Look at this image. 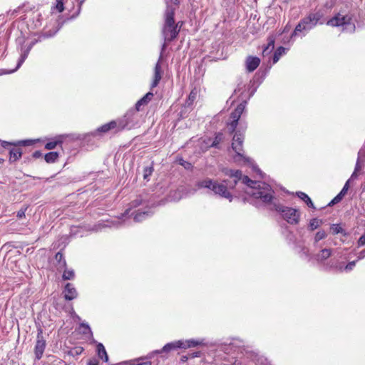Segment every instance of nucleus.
Listing matches in <instances>:
<instances>
[{
  "label": "nucleus",
  "mask_w": 365,
  "mask_h": 365,
  "mask_svg": "<svg viewBox=\"0 0 365 365\" xmlns=\"http://www.w3.org/2000/svg\"><path fill=\"white\" fill-rule=\"evenodd\" d=\"M222 172L225 175L233 179V184L228 185L226 180L219 182L216 180L206 178L197 182V187L209 189L215 195L228 199L231 202L232 195L230 192L229 189H232L238 181H241L242 183L247 186L245 192L247 195L256 200H259L264 204H269L272 202L274 191L268 184L264 182L252 180L246 175L242 176V172L239 170L224 168Z\"/></svg>",
  "instance_id": "1"
},
{
  "label": "nucleus",
  "mask_w": 365,
  "mask_h": 365,
  "mask_svg": "<svg viewBox=\"0 0 365 365\" xmlns=\"http://www.w3.org/2000/svg\"><path fill=\"white\" fill-rule=\"evenodd\" d=\"M136 108L129 110L121 118L117 120L118 130H130L140 125L141 115Z\"/></svg>",
  "instance_id": "2"
},
{
  "label": "nucleus",
  "mask_w": 365,
  "mask_h": 365,
  "mask_svg": "<svg viewBox=\"0 0 365 365\" xmlns=\"http://www.w3.org/2000/svg\"><path fill=\"white\" fill-rule=\"evenodd\" d=\"M321 17L322 15L319 13H312L302 19L295 27L292 36H297L299 33H302V35L305 36L317 24Z\"/></svg>",
  "instance_id": "3"
},
{
  "label": "nucleus",
  "mask_w": 365,
  "mask_h": 365,
  "mask_svg": "<svg viewBox=\"0 0 365 365\" xmlns=\"http://www.w3.org/2000/svg\"><path fill=\"white\" fill-rule=\"evenodd\" d=\"M177 25L175 24L174 11L167 9L165 12V25L163 29V34L165 41L170 42L173 41L178 34Z\"/></svg>",
  "instance_id": "4"
},
{
  "label": "nucleus",
  "mask_w": 365,
  "mask_h": 365,
  "mask_svg": "<svg viewBox=\"0 0 365 365\" xmlns=\"http://www.w3.org/2000/svg\"><path fill=\"white\" fill-rule=\"evenodd\" d=\"M243 140L244 136L242 134L237 133L235 134L232 143V148L236 153V155L233 157L234 161L239 163H252L251 159L244 155L242 149Z\"/></svg>",
  "instance_id": "5"
},
{
  "label": "nucleus",
  "mask_w": 365,
  "mask_h": 365,
  "mask_svg": "<svg viewBox=\"0 0 365 365\" xmlns=\"http://www.w3.org/2000/svg\"><path fill=\"white\" fill-rule=\"evenodd\" d=\"M327 24L331 26H342L343 31L348 32H353L355 30V25L349 15L337 14L329 19Z\"/></svg>",
  "instance_id": "6"
},
{
  "label": "nucleus",
  "mask_w": 365,
  "mask_h": 365,
  "mask_svg": "<svg viewBox=\"0 0 365 365\" xmlns=\"http://www.w3.org/2000/svg\"><path fill=\"white\" fill-rule=\"evenodd\" d=\"M276 211L280 212L284 220L291 225H297L299 222L300 212L298 210L282 205H274Z\"/></svg>",
  "instance_id": "7"
},
{
  "label": "nucleus",
  "mask_w": 365,
  "mask_h": 365,
  "mask_svg": "<svg viewBox=\"0 0 365 365\" xmlns=\"http://www.w3.org/2000/svg\"><path fill=\"white\" fill-rule=\"evenodd\" d=\"M246 101L239 104L237 108L230 114V118L232 121L227 123V128L230 133H233L238 125V120H240L241 115L245 109Z\"/></svg>",
  "instance_id": "8"
},
{
  "label": "nucleus",
  "mask_w": 365,
  "mask_h": 365,
  "mask_svg": "<svg viewBox=\"0 0 365 365\" xmlns=\"http://www.w3.org/2000/svg\"><path fill=\"white\" fill-rule=\"evenodd\" d=\"M46 346V340L43 336L42 329H38L36 336V342L34 347V354L36 360L42 358Z\"/></svg>",
  "instance_id": "9"
},
{
  "label": "nucleus",
  "mask_w": 365,
  "mask_h": 365,
  "mask_svg": "<svg viewBox=\"0 0 365 365\" xmlns=\"http://www.w3.org/2000/svg\"><path fill=\"white\" fill-rule=\"evenodd\" d=\"M166 47V45L165 43H164L162 46V49H161V54L160 56V58L157 62V63L155 64V68H154V74H153V81H152V83H151V85H150V88L151 89L155 88L156 86H158V85L159 84L161 78H162V76H163V71H162V68H161V65H160V61L162 60V53L163 51L165 50Z\"/></svg>",
  "instance_id": "10"
},
{
  "label": "nucleus",
  "mask_w": 365,
  "mask_h": 365,
  "mask_svg": "<svg viewBox=\"0 0 365 365\" xmlns=\"http://www.w3.org/2000/svg\"><path fill=\"white\" fill-rule=\"evenodd\" d=\"M34 44V43L32 42L26 50L22 51V52L21 53V56L17 63V66L14 69H13V70L0 69V76L2 75H4V74H10V73H12L15 72L16 71H17L20 68V66L22 65V63L25 61V60L26 59V58L29 55V53L30 50L31 49Z\"/></svg>",
  "instance_id": "11"
},
{
  "label": "nucleus",
  "mask_w": 365,
  "mask_h": 365,
  "mask_svg": "<svg viewBox=\"0 0 365 365\" xmlns=\"http://www.w3.org/2000/svg\"><path fill=\"white\" fill-rule=\"evenodd\" d=\"M64 297L66 300L71 301L76 299L78 296V292L71 283H67L65 286L63 291Z\"/></svg>",
  "instance_id": "12"
},
{
  "label": "nucleus",
  "mask_w": 365,
  "mask_h": 365,
  "mask_svg": "<svg viewBox=\"0 0 365 365\" xmlns=\"http://www.w3.org/2000/svg\"><path fill=\"white\" fill-rule=\"evenodd\" d=\"M182 344V340H178L166 344L161 350L154 351L155 354H160L162 352H169L176 349H181Z\"/></svg>",
  "instance_id": "13"
},
{
  "label": "nucleus",
  "mask_w": 365,
  "mask_h": 365,
  "mask_svg": "<svg viewBox=\"0 0 365 365\" xmlns=\"http://www.w3.org/2000/svg\"><path fill=\"white\" fill-rule=\"evenodd\" d=\"M145 204L142 196H138L135 200H133L129 204V208H128L123 214H122V218L130 217V213L132 212L131 210L141 205Z\"/></svg>",
  "instance_id": "14"
},
{
  "label": "nucleus",
  "mask_w": 365,
  "mask_h": 365,
  "mask_svg": "<svg viewBox=\"0 0 365 365\" xmlns=\"http://www.w3.org/2000/svg\"><path fill=\"white\" fill-rule=\"evenodd\" d=\"M133 215V220L136 222H140L151 216L153 212L150 210L140 211L138 210L137 212H132L130 213V216Z\"/></svg>",
  "instance_id": "15"
},
{
  "label": "nucleus",
  "mask_w": 365,
  "mask_h": 365,
  "mask_svg": "<svg viewBox=\"0 0 365 365\" xmlns=\"http://www.w3.org/2000/svg\"><path fill=\"white\" fill-rule=\"evenodd\" d=\"M260 59L258 57L249 56L246 60V68L249 72L254 71L259 65Z\"/></svg>",
  "instance_id": "16"
},
{
  "label": "nucleus",
  "mask_w": 365,
  "mask_h": 365,
  "mask_svg": "<svg viewBox=\"0 0 365 365\" xmlns=\"http://www.w3.org/2000/svg\"><path fill=\"white\" fill-rule=\"evenodd\" d=\"M155 352L150 353L145 357L138 358L130 363V365H152L150 359L153 356Z\"/></svg>",
  "instance_id": "17"
},
{
  "label": "nucleus",
  "mask_w": 365,
  "mask_h": 365,
  "mask_svg": "<svg viewBox=\"0 0 365 365\" xmlns=\"http://www.w3.org/2000/svg\"><path fill=\"white\" fill-rule=\"evenodd\" d=\"M182 344L181 346V349H187L190 347H195L197 346L204 344L203 339H187V340H182Z\"/></svg>",
  "instance_id": "18"
},
{
  "label": "nucleus",
  "mask_w": 365,
  "mask_h": 365,
  "mask_svg": "<svg viewBox=\"0 0 365 365\" xmlns=\"http://www.w3.org/2000/svg\"><path fill=\"white\" fill-rule=\"evenodd\" d=\"M153 96L152 92L147 93L143 98L137 101L135 108H136L137 110H140V106L147 105L152 100Z\"/></svg>",
  "instance_id": "19"
},
{
  "label": "nucleus",
  "mask_w": 365,
  "mask_h": 365,
  "mask_svg": "<svg viewBox=\"0 0 365 365\" xmlns=\"http://www.w3.org/2000/svg\"><path fill=\"white\" fill-rule=\"evenodd\" d=\"M63 138L64 135H58L55 137L54 139H53L51 141L47 143L45 145V148L47 150L54 149L58 145L61 144L63 143Z\"/></svg>",
  "instance_id": "20"
},
{
  "label": "nucleus",
  "mask_w": 365,
  "mask_h": 365,
  "mask_svg": "<svg viewBox=\"0 0 365 365\" xmlns=\"http://www.w3.org/2000/svg\"><path fill=\"white\" fill-rule=\"evenodd\" d=\"M22 151L19 148H13L9 151V161L11 163L16 162L21 158Z\"/></svg>",
  "instance_id": "21"
},
{
  "label": "nucleus",
  "mask_w": 365,
  "mask_h": 365,
  "mask_svg": "<svg viewBox=\"0 0 365 365\" xmlns=\"http://www.w3.org/2000/svg\"><path fill=\"white\" fill-rule=\"evenodd\" d=\"M114 128H117L118 129V122H117V120H112L108 123H106L104 125H103L102 126L99 127L98 129H97V131L98 132H100V133H106L108 131H109L110 130H112V129H114Z\"/></svg>",
  "instance_id": "22"
},
{
  "label": "nucleus",
  "mask_w": 365,
  "mask_h": 365,
  "mask_svg": "<svg viewBox=\"0 0 365 365\" xmlns=\"http://www.w3.org/2000/svg\"><path fill=\"white\" fill-rule=\"evenodd\" d=\"M331 255V249H322L317 255H315V259L317 262H323L329 258Z\"/></svg>",
  "instance_id": "23"
},
{
  "label": "nucleus",
  "mask_w": 365,
  "mask_h": 365,
  "mask_svg": "<svg viewBox=\"0 0 365 365\" xmlns=\"http://www.w3.org/2000/svg\"><path fill=\"white\" fill-rule=\"evenodd\" d=\"M55 259L57 262L56 267L58 270H61L66 267V262L63 257V254L58 252L55 255Z\"/></svg>",
  "instance_id": "24"
},
{
  "label": "nucleus",
  "mask_w": 365,
  "mask_h": 365,
  "mask_svg": "<svg viewBox=\"0 0 365 365\" xmlns=\"http://www.w3.org/2000/svg\"><path fill=\"white\" fill-rule=\"evenodd\" d=\"M97 353L99 358L103 359L105 362L108 361V356L104 346L101 343L97 345Z\"/></svg>",
  "instance_id": "25"
},
{
  "label": "nucleus",
  "mask_w": 365,
  "mask_h": 365,
  "mask_svg": "<svg viewBox=\"0 0 365 365\" xmlns=\"http://www.w3.org/2000/svg\"><path fill=\"white\" fill-rule=\"evenodd\" d=\"M274 48V38L272 37H269L268 38V43L267 46L263 49L262 54L264 56H266L271 53Z\"/></svg>",
  "instance_id": "26"
},
{
  "label": "nucleus",
  "mask_w": 365,
  "mask_h": 365,
  "mask_svg": "<svg viewBox=\"0 0 365 365\" xmlns=\"http://www.w3.org/2000/svg\"><path fill=\"white\" fill-rule=\"evenodd\" d=\"M297 195L309 207H312L313 209H315V207L314 205V203L312 202L310 197L304 192H297Z\"/></svg>",
  "instance_id": "27"
},
{
  "label": "nucleus",
  "mask_w": 365,
  "mask_h": 365,
  "mask_svg": "<svg viewBox=\"0 0 365 365\" xmlns=\"http://www.w3.org/2000/svg\"><path fill=\"white\" fill-rule=\"evenodd\" d=\"M58 153L57 152H49L44 156V159L48 163H53L56 161L58 158Z\"/></svg>",
  "instance_id": "28"
},
{
  "label": "nucleus",
  "mask_w": 365,
  "mask_h": 365,
  "mask_svg": "<svg viewBox=\"0 0 365 365\" xmlns=\"http://www.w3.org/2000/svg\"><path fill=\"white\" fill-rule=\"evenodd\" d=\"M323 222L322 220H319L317 218H313L309 221V230L313 231L318 227H319L322 225Z\"/></svg>",
  "instance_id": "29"
},
{
  "label": "nucleus",
  "mask_w": 365,
  "mask_h": 365,
  "mask_svg": "<svg viewBox=\"0 0 365 365\" xmlns=\"http://www.w3.org/2000/svg\"><path fill=\"white\" fill-rule=\"evenodd\" d=\"M80 329H81V332L84 334V335H88V336H93V333H92V331L91 329V327H89V325L86 323H81L80 324Z\"/></svg>",
  "instance_id": "30"
},
{
  "label": "nucleus",
  "mask_w": 365,
  "mask_h": 365,
  "mask_svg": "<svg viewBox=\"0 0 365 365\" xmlns=\"http://www.w3.org/2000/svg\"><path fill=\"white\" fill-rule=\"evenodd\" d=\"M285 53V48L282 46L279 47L274 52L273 56V63H276L281 56Z\"/></svg>",
  "instance_id": "31"
},
{
  "label": "nucleus",
  "mask_w": 365,
  "mask_h": 365,
  "mask_svg": "<svg viewBox=\"0 0 365 365\" xmlns=\"http://www.w3.org/2000/svg\"><path fill=\"white\" fill-rule=\"evenodd\" d=\"M356 261H352V262H349L344 267L342 266V265H339V267H337V269L340 271V272H342V271H345L346 272H350L351 270H352L354 269V267H355L356 265Z\"/></svg>",
  "instance_id": "32"
},
{
  "label": "nucleus",
  "mask_w": 365,
  "mask_h": 365,
  "mask_svg": "<svg viewBox=\"0 0 365 365\" xmlns=\"http://www.w3.org/2000/svg\"><path fill=\"white\" fill-rule=\"evenodd\" d=\"M63 279L65 280H70L73 279L75 277V273L73 269H67L66 267L63 269Z\"/></svg>",
  "instance_id": "33"
},
{
  "label": "nucleus",
  "mask_w": 365,
  "mask_h": 365,
  "mask_svg": "<svg viewBox=\"0 0 365 365\" xmlns=\"http://www.w3.org/2000/svg\"><path fill=\"white\" fill-rule=\"evenodd\" d=\"M32 143L31 140H20V141H18L16 143H10L9 142H6V141H3L2 142V144L1 145L4 147V148H6V145H31Z\"/></svg>",
  "instance_id": "34"
},
{
  "label": "nucleus",
  "mask_w": 365,
  "mask_h": 365,
  "mask_svg": "<svg viewBox=\"0 0 365 365\" xmlns=\"http://www.w3.org/2000/svg\"><path fill=\"white\" fill-rule=\"evenodd\" d=\"M327 236V233L324 230H319L318 231L315 236H314V244H317L318 242H319L320 240L326 238Z\"/></svg>",
  "instance_id": "35"
},
{
  "label": "nucleus",
  "mask_w": 365,
  "mask_h": 365,
  "mask_svg": "<svg viewBox=\"0 0 365 365\" xmlns=\"http://www.w3.org/2000/svg\"><path fill=\"white\" fill-rule=\"evenodd\" d=\"M223 140V134L222 133H218L215 137V139L212 143V147L218 148V145Z\"/></svg>",
  "instance_id": "36"
},
{
  "label": "nucleus",
  "mask_w": 365,
  "mask_h": 365,
  "mask_svg": "<svg viewBox=\"0 0 365 365\" xmlns=\"http://www.w3.org/2000/svg\"><path fill=\"white\" fill-rule=\"evenodd\" d=\"M153 172V166H148L145 167L143 170V178L145 180H148L150 176L152 175Z\"/></svg>",
  "instance_id": "37"
},
{
  "label": "nucleus",
  "mask_w": 365,
  "mask_h": 365,
  "mask_svg": "<svg viewBox=\"0 0 365 365\" xmlns=\"http://www.w3.org/2000/svg\"><path fill=\"white\" fill-rule=\"evenodd\" d=\"M197 95V91L196 89H194L191 91V92L189 94L188 99L187 101V103L188 105H190L192 103V102L195 100Z\"/></svg>",
  "instance_id": "38"
},
{
  "label": "nucleus",
  "mask_w": 365,
  "mask_h": 365,
  "mask_svg": "<svg viewBox=\"0 0 365 365\" xmlns=\"http://www.w3.org/2000/svg\"><path fill=\"white\" fill-rule=\"evenodd\" d=\"M331 230L334 235L341 233L343 232V229L337 224H333L331 226Z\"/></svg>",
  "instance_id": "39"
},
{
  "label": "nucleus",
  "mask_w": 365,
  "mask_h": 365,
  "mask_svg": "<svg viewBox=\"0 0 365 365\" xmlns=\"http://www.w3.org/2000/svg\"><path fill=\"white\" fill-rule=\"evenodd\" d=\"M53 8L56 9L58 12H62L64 9L63 0H56V6Z\"/></svg>",
  "instance_id": "40"
},
{
  "label": "nucleus",
  "mask_w": 365,
  "mask_h": 365,
  "mask_svg": "<svg viewBox=\"0 0 365 365\" xmlns=\"http://www.w3.org/2000/svg\"><path fill=\"white\" fill-rule=\"evenodd\" d=\"M349 182H350V180H348L345 185H344L342 190L340 191V192L339 193L340 195H341L342 197H344L345 195V194L347 192L348 190H349Z\"/></svg>",
  "instance_id": "41"
},
{
  "label": "nucleus",
  "mask_w": 365,
  "mask_h": 365,
  "mask_svg": "<svg viewBox=\"0 0 365 365\" xmlns=\"http://www.w3.org/2000/svg\"><path fill=\"white\" fill-rule=\"evenodd\" d=\"M343 197L338 194L329 203V205H334L338 202H339L342 200Z\"/></svg>",
  "instance_id": "42"
},
{
  "label": "nucleus",
  "mask_w": 365,
  "mask_h": 365,
  "mask_svg": "<svg viewBox=\"0 0 365 365\" xmlns=\"http://www.w3.org/2000/svg\"><path fill=\"white\" fill-rule=\"evenodd\" d=\"M120 218L115 219L114 220H113L111 222V224H110V225L107 224V225H106V227H112V226H113V227H118L120 225Z\"/></svg>",
  "instance_id": "43"
},
{
  "label": "nucleus",
  "mask_w": 365,
  "mask_h": 365,
  "mask_svg": "<svg viewBox=\"0 0 365 365\" xmlns=\"http://www.w3.org/2000/svg\"><path fill=\"white\" fill-rule=\"evenodd\" d=\"M27 208L26 207H24V208H21V210H19L18 212H17V217L18 218H23L25 217V212L26 211Z\"/></svg>",
  "instance_id": "44"
},
{
  "label": "nucleus",
  "mask_w": 365,
  "mask_h": 365,
  "mask_svg": "<svg viewBox=\"0 0 365 365\" xmlns=\"http://www.w3.org/2000/svg\"><path fill=\"white\" fill-rule=\"evenodd\" d=\"M357 244L358 247H361L365 245V233L360 237L357 242Z\"/></svg>",
  "instance_id": "45"
},
{
  "label": "nucleus",
  "mask_w": 365,
  "mask_h": 365,
  "mask_svg": "<svg viewBox=\"0 0 365 365\" xmlns=\"http://www.w3.org/2000/svg\"><path fill=\"white\" fill-rule=\"evenodd\" d=\"M304 256L305 259H309L310 258V256H309V250L308 249H306V248H304L302 251V256Z\"/></svg>",
  "instance_id": "46"
},
{
  "label": "nucleus",
  "mask_w": 365,
  "mask_h": 365,
  "mask_svg": "<svg viewBox=\"0 0 365 365\" xmlns=\"http://www.w3.org/2000/svg\"><path fill=\"white\" fill-rule=\"evenodd\" d=\"M56 32H57V31H55V32H53V33H50V32H47V31H46V32H44V33L43 34V35H42L40 38H42V37H43V38H48V37H51V36H54V34H55Z\"/></svg>",
  "instance_id": "47"
},
{
  "label": "nucleus",
  "mask_w": 365,
  "mask_h": 365,
  "mask_svg": "<svg viewBox=\"0 0 365 365\" xmlns=\"http://www.w3.org/2000/svg\"><path fill=\"white\" fill-rule=\"evenodd\" d=\"M365 257V249L363 250L362 251H361L359 254H358V260H360V259H362Z\"/></svg>",
  "instance_id": "48"
},
{
  "label": "nucleus",
  "mask_w": 365,
  "mask_h": 365,
  "mask_svg": "<svg viewBox=\"0 0 365 365\" xmlns=\"http://www.w3.org/2000/svg\"><path fill=\"white\" fill-rule=\"evenodd\" d=\"M361 169V163H360V160H359V158H358L357 161H356V165H355V169L354 170L355 171H359Z\"/></svg>",
  "instance_id": "49"
},
{
  "label": "nucleus",
  "mask_w": 365,
  "mask_h": 365,
  "mask_svg": "<svg viewBox=\"0 0 365 365\" xmlns=\"http://www.w3.org/2000/svg\"><path fill=\"white\" fill-rule=\"evenodd\" d=\"M252 169L255 172L257 173L259 175H262V171L259 170V168L257 165H252Z\"/></svg>",
  "instance_id": "50"
},
{
  "label": "nucleus",
  "mask_w": 365,
  "mask_h": 365,
  "mask_svg": "<svg viewBox=\"0 0 365 365\" xmlns=\"http://www.w3.org/2000/svg\"><path fill=\"white\" fill-rule=\"evenodd\" d=\"M87 365H98V362L96 359H91L87 363Z\"/></svg>",
  "instance_id": "51"
},
{
  "label": "nucleus",
  "mask_w": 365,
  "mask_h": 365,
  "mask_svg": "<svg viewBox=\"0 0 365 365\" xmlns=\"http://www.w3.org/2000/svg\"><path fill=\"white\" fill-rule=\"evenodd\" d=\"M33 156L35 158H38L41 156V153L40 151H35L33 154Z\"/></svg>",
  "instance_id": "52"
},
{
  "label": "nucleus",
  "mask_w": 365,
  "mask_h": 365,
  "mask_svg": "<svg viewBox=\"0 0 365 365\" xmlns=\"http://www.w3.org/2000/svg\"><path fill=\"white\" fill-rule=\"evenodd\" d=\"M357 172H358V171H355V170L353 172V173L351 174V178H350V179H349L350 180H351V179H355V178H357Z\"/></svg>",
  "instance_id": "53"
},
{
  "label": "nucleus",
  "mask_w": 365,
  "mask_h": 365,
  "mask_svg": "<svg viewBox=\"0 0 365 365\" xmlns=\"http://www.w3.org/2000/svg\"><path fill=\"white\" fill-rule=\"evenodd\" d=\"M167 4L169 2L173 3L175 4H178L179 3V0H165Z\"/></svg>",
  "instance_id": "54"
},
{
  "label": "nucleus",
  "mask_w": 365,
  "mask_h": 365,
  "mask_svg": "<svg viewBox=\"0 0 365 365\" xmlns=\"http://www.w3.org/2000/svg\"><path fill=\"white\" fill-rule=\"evenodd\" d=\"M200 356V352H194L193 354H192V357L194 358V357H198Z\"/></svg>",
  "instance_id": "55"
},
{
  "label": "nucleus",
  "mask_w": 365,
  "mask_h": 365,
  "mask_svg": "<svg viewBox=\"0 0 365 365\" xmlns=\"http://www.w3.org/2000/svg\"><path fill=\"white\" fill-rule=\"evenodd\" d=\"M85 0H78V1L79 2V9L81 8V5L83 4V3L84 2Z\"/></svg>",
  "instance_id": "56"
},
{
  "label": "nucleus",
  "mask_w": 365,
  "mask_h": 365,
  "mask_svg": "<svg viewBox=\"0 0 365 365\" xmlns=\"http://www.w3.org/2000/svg\"><path fill=\"white\" fill-rule=\"evenodd\" d=\"M232 365H241L240 362H237L235 361L234 364H232Z\"/></svg>",
  "instance_id": "57"
},
{
  "label": "nucleus",
  "mask_w": 365,
  "mask_h": 365,
  "mask_svg": "<svg viewBox=\"0 0 365 365\" xmlns=\"http://www.w3.org/2000/svg\"><path fill=\"white\" fill-rule=\"evenodd\" d=\"M4 162V160L2 158H0V164Z\"/></svg>",
  "instance_id": "58"
},
{
  "label": "nucleus",
  "mask_w": 365,
  "mask_h": 365,
  "mask_svg": "<svg viewBox=\"0 0 365 365\" xmlns=\"http://www.w3.org/2000/svg\"><path fill=\"white\" fill-rule=\"evenodd\" d=\"M255 91H252L251 96L254 94Z\"/></svg>",
  "instance_id": "59"
},
{
  "label": "nucleus",
  "mask_w": 365,
  "mask_h": 365,
  "mask_svg": "<svg viewBox=\"0 0 365 365\" xmlns=\"http://www.w3.org/2000/svg\"><path fill=\"white\" fill-rule=\"evenodd\" d=\"M117 365H120V364H118Z\"/></svg>",
  "instance_id": "60"
}]
</instances>
